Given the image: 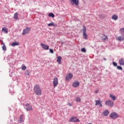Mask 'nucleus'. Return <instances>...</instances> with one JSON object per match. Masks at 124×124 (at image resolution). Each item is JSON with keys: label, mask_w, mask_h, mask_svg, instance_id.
<instances>
[{"label": "nucleus", "mask_w": 124, "mask_h": 124, "mask_svg": "<svg viewBox=\"0 0 124 124\" xmlns=\"http://www.w3.org/2000/svg\"><path fill=\"white\" fill-rule=\"evenodd\" d=\"M102 39L104 41L106 40L107 39V36L105 35V34L103 35L102 37Z\"/></svg>", "instance_id": "obj_26"}, {"label": "nucleus", "mask_w": 124, "mask_h": 124, "mask_svg": "<svg viewBox=\"0 0 124 124\" xmlns=\"http://www.w3.org/2000/svg\"><path fill=\"white\" fill-rule=\"evenodd\" d=\"M117 39L118 40V41H123L124 40V37L122 36L117 37Z\"/></svg>", "instance_id": "obj_19"}, {"label": "nucleus", "mask_w": 124, "mask_h": 124, "mask_svg": "<svg viewBox=\"0 0 124 124\" xmlns=\"http://www.w3.org/2000/svg\"><path fill=\"white\" fill-rule=\"evenodd\" d=\"M26 107L27 111H32V107L30 104H26Z\"/></svg>", "instance_id": "obj_8"}, {"label": "nucleus", "mask_w": 124, "mask_h": 124, "mask_svg": "<svg viewBox=\"0 0 124 124\" xmlns=\"http://www.w3.org/2000/svg\"><path fill=\"white\" fill-rule=\"evenodd\" d=\"M49 52L51 53V54H53L54 53V50L52 49H49Z\"/></svg>", "instance_id": "obj_34"}, {"label": "nucleus", "mask_w": 124, "mask_h": 124, "mask_svg": "<svg viewBox=\"0 0 124 124\" xmlns=\"http://www.w3.org/2000/svg\"><path fill=\"white\" fill-rule=\"evenodd\" d=\"M53 88H56L59 85V81L58 80V78L55 77L53 78Z\"/></svg>", "instance_id": "obj_3"}, {"label": "nucleus", "mask_w": 124, "mask_h": 124, "mask_svg": "<svg viewBox=\"0 0 124 124\" xmlns=\"http://www.w3.org/2000/svg\"><path fill=\"white\" fill-rule=\"evenodd\" d=\"M2 31H3V32H4V33H8V31L7 30V28L5 27L2 29Z\"/></svg>", "instance_id": "obj_18"}, {"label": "nucleus", "mask_w": 124, "mask_h": 124, "mask_svg": "<svg viewBox=\"0 0 124 124\" xmlns=\"http://www.w3.org/2000/svg\"><path fill=\"white\" fill-rule=\"evenodd\" d=\"M57 62H58L59 64H61L62 62V57L61 56L57 57Z\"/></svg>", "instance_id": "obj_15"}, {"label": "nucleus", "mask_w": 124, "mask_h": 124, "mask_svg": "<svg viewBox=\"0 0 124 124\" xmlns=\"http://www.w3.org/2000/svg\"><path fill=\"white\" fill-rule=\"evenodd\" d=\"M3 46H2V50L3 51H6V46L4 44H3Z\"/></svg>", "instance_id": "obj_30"}, {"label": "nucleus", "mask_w": 124, "mask_h": 124, "mask_svg": "<svg viewBox=\"0 0 124 124\" xmlns=\"http://www.w3.org/2000/svg\"><path fill=\"white\" fill-rule=\"evenodd\" d=\"M77 117H72L69 120V122L70 123H78V122H80V120L78 119H76Z\"/></svg>", "instance_id": "obj_5"}, {"label": "nucleus", "mask_w": 124, "mask_h": 124, "mask_svg": "<svg viewBox=\"0 0 124 124\" xmlns=\"http://www.w3.org/2000/svg\"><path fill=\"white\" fill-rule=\"evenodd\" d=\"M110 118H111V119H113L114 120H115V119L119 118V114H118L117 113L112 112L110 114Z\"/></svg>", "instance_id": "obj_4"}, {"label": "nucleus", "mask_w": 124, "mask_h": 124, "mask_svg": "<svg viewBox=\"0 0 124 124\" xmlns=\"http://www.w3.org/2000/svg\"><path fill=\"white\" fill-rule=\"evenodd\" d=\"M47 26H48V27H57V25L53 22L48 24Z\"/></svg>", "instance_id": "obj_20"}, {"label": "nucleus", "mask_w": 124, "mask_h": 124, "mask_svg": "<svg viewBox=\"0 0 124 124\" xmlns=\"http://www.w3.org/2000/svg\"><path fill=\"white\" fill-rule=\"evenodd\" d=\"M113 64L114 66H117L118 64H117V62H113Z\"/></svg>", "instance_id": "obj_35"}, {"label": "nucleus", "mask_w": 124, "mask_h": 124, "mask_svg": "<svg viewBox=\"0 0 124 124\" xmlns=\"http://www.w3.org/2000/svg\"><path fill=\"white\" fill-rule=\"evenodd\" d=\"M14 18L15 20H18V13H16L14 16Z\"/></svg>", "instance_id": "obj_22"}, {"label": "nucleus", "mask_w": 124, "mask_h": 124, "mask_svg": "<svg viewBox=\"0 0 124 124\" xmlns=\"http://www.w3.org/2000/svg\"><path fill=\"white\" fill-rule=\"evenodd\" d=\"M120 32L122 34L124 35V28H121L120 30Z\"/></svg>", "instance_id": "obj_28"}, {"label": "nucleus", "mask_w": 124, "mask_h": 124, "mask_svg": "<svg viewBox=\"0 0 124 124\" xmlns=\"http://www.w3.org/2000/svg\"><path fill=\"white\" fill-rule=\"evenodd\" d=\"M67 105H68L69 106H72V104H71V103H68L67 104Z\"/></svg>", "instance_id": "obj_37"}, {"label": "nucleus", "mask_w": 124, "mask_h": 124, "mask_svg": "<svg viewBox=\"0 0 124 124\" xmlns=\"http://www.w3.org/2000/svg\"><path fill=\"white\" fill-rule=\"evenodd\" d=\"M117 68L119 69V70H123V68L121 66H117Z\"/></svg>", "instance_id": "obj_31"}, {"label": "nucleus", "mask_w": 124, "mask_h": 124, "mask_svg": "<svg viewBox=\"0 0 124 124\" xmlns=\"http://www.w3.org/2000/svg\"><path fill=\"white\" fill-rule=\"evenodd\" d=\"M30 31H31V28H30L29 27H27L25 29H24L23 32L22 33V35H25V34H27V33L30 32Z\"/></svg>", "instance_id": "obj_6"}, {"label": "nucleus", "mask_w": 124, "mask_h": 124, "mask_svg": "<svg viewBox=\"0 0 124 124\" xmlns=\"http://www.w3.org/2000/svg\"><path fill=\"white\" fill-rule=\"evenodd\" d=\"M34 92L37 95H41V88L38 85H35L34 87Z\"/></svg>", "instance_id": "obj_1"}, {"label": "nucleus", "mask_w": 124, "mask_h": 124, "mask_svg": "<svg viewBox=\"0 0 124 124\" xmlns=\"http://www.w3.org/2000/svg\"><path fill=\"white\" fill-rule=\"evenodd\" d=\"M109 107H113L114 106V102L113 101H109Z\"/></svg>", "instance_id": "obj_21"}, {"label": "nucleus", "mask_w": 124, "mask_h": 124, "mask_svg": "<svg viewBox=\"0 0 124 124\" xmlns=\"http://www.w3.org/2000/svg\"><path fill=\"white\" fill-rule=\"evenodd\" d=\"M108 114H109V111L107 109H106L102 113V115L104 116H108Z\"/></svg>", "instance_id": "obj_13"}, {"label": "nucleus", "mask_w": 124, "mask_h": 124, "mask_svg": "<svg viewBox=\"0 0 124 124\" xmlns=\"http://www.w3.org/2000/svg\"><path fill=\"white\" fill-rule=\"evenodd\" d=\"M106 105H108L109 104V101H106L105 102Z\"/></svg>", "instance_id": "obj_36"}, {"label": "nucleus", "mask_w": 124, "mask_h": 124, "mask_svg": "<svg viewBox=\"0 0 124 124\" xmlns=\"http://www.w3.org/2000/svg\"><path fill=\"white\" fill-rule=\"evenodd\" d=\"M98 93V89H97L95 91V93Z\"/></svg>", "instance_id": "obj_38"}, {"label": "nucleus", "mask_w": 124, "mask_h": 124, "mask_svg": "<svg viewBox=\"0 0 124 124\" xmlns=\"http://www.w3.org/2000/svg\"><path fill=\"white\" fill-rule=\"evenodd\" d=\"M81 52H83V53H85L86 52V49L85 48H82L81 49Z\"/></svg>", "instance_id": "obj_33"}, {"label": "nucleus", "mask_w": 124, "mask_h": 124, "mask_svg": "<svg viewBox=\"0 0 124 124\" xmlns=\"http://www.w3.org/2000/svg\"><path fill=\"white\" fill-rule=\"evenodd\" d=\"M112 19H113V20H114L115 21H116V20H118V16L116 15H114L112 16Z\"/></svg>", "instance_id": "obj_24"}, {"label": "nucleus", "mask_w": 124, "mask_h": 124, "mask_svg": "<svg viewBox=\"0 0 124 124\" xmlns=\"http://www.w3.org/2000/svg\"><path fill=\"white\" fill-rule=\"evenodd\" d=\"M23 118H24V115L23 114L21 115L19 119V122H20V123H22V122H23L24 121V119H23Z\"/></svg>", "instance_id": "obj_25"}, {"label": "nucleus", "mask_w": 124, "mask_h": 124, "mask_svg": "<svg viewBox=\"0 0 124 124\" xmlns=\"http://www.w3.org/2000/svg\"><path fill=\"white\" fill-rule=\"evenodd\" d=\"M41 46L44 50H49V46L45 45L42 43H41Z\"/></svg>", "instance_id": "obj_7"}, {"label": "nucleus", "mask_w": 124, "mask_h": 124, "mask_svg": "<svg viewBox=\"0 0 124 124\" xmlns=\"http://www.w3.org/2000/svg\"><path fill=\"white\" fill-rule=\"evenodd\" d=\"M83 28L80 31L83 33V36L84 39H88V35H87V28L85 26H83Z\"/></svg>", "instance_id": "obj_2"}, {"label": "nucleus", "mask_w": 124, "mask_h": 124, "mask_svg": "<svg viewBox=\"0 0 124 124\" xmlns=\"http://www.w3.org/2000/svg\"><path fill=\"white\" fill-rule=\"evenodd\" d=\"M95 102H96L95 103V105H98L100 107H102V104L101 103H102V102H101V101H100V99H99L98 100H95Z\"/></svg>", "instance_id": "obj_10"}, {"label": "nucleus", "mask_w": 124, "mask_h": 124, "mask_svg": "<svg viewBox=\"0 0 124 124\" xmlns=\"http://www.w3.org/2000/svg\"><path fill=\"white\" fill-rule=\"evenodd\" d=\"M49 17H51L52 18H54L55 17V15L54 14L50 13L48 14Z\"/></svg>", "instance_id": "obj_27"}, {"label": "nucleus", "mask_w": 124, "mask_h": 124, "mask_svg": "<svg viewBox=\"0 0 124 124\" xmlns=\"http://www.w3.org/2000/svg\"><path fill=\"white\" fill-rule=\"evenodd\" d=\"M73 77V75L71 73H69L67 75V76L66 77V81H68L69 80H70L71 78Z\"/></svg>", "instance_id": "obj_11"}, {"label": "nucleus", "mask_w": 124, "mask_h": 124, "mask_svg": "<svg viewBox=\"0 0 124 124\" xmlns=\"http://www.w3.org/2000/svg\"><path fill=\"white\" fill-rule=\"evenodd\" d=\"M109 97H110V98L114 101V100H116V96L114 95L113 94H110L109 95Z\"/></svg>", "instance_id": "obj_17"}, {"label": "nucleus", "mask_w": 124, "mask_h": 124, "mask_svg": "<svg viewBox=\"0 0 124 124\" xmlns=\"http://www.w3.org/2000/svg\"><path fill=\"white\" fill-rule=\"evenodd\" d=\"M76 102H81V98L79 97H77L75 98Z\"/></svg>", "instance_id": "obj_23"}, {"label": "nucleus", "mask_w": 124, "mask_h": 124, "mask_svg": "<svg viewBox=\"0 0 124 124\" xmlns=\"http://www.w3.org/2000/svg\"><path fill=\"white\" fill-rule=\"evenodd\" d=\"M27 69V67L26 66H22V70H26Z\"/></svg>", "instance_id": "obj_32"}, {"label": "nucleus", "mask_w": 124, "mask_h": 124, "mask_svg": "<svg viewBox=\"0 0 124 124\" xmlns=\"http://www.w3.org/2000/svg\"><path fill=\"white\" fill-rule=\"evenodd\" d=\"M25 75H27L28 76H30L31 75V73L30 71L27 70L25 71Z\"/></svg>", "instance_id": "obj_29"}, {"label": "nucleus", "mask_w": 124, "mask_h": 124, "mask_svg": "<svg viewBox=\"0 0 124 124\" xmlns=\"http://www.w3.org/2000/svg\"><path fill=\"white\" fill-rule=\"evenodd\" d=\"M100 18H101V19H103V18H104V17L100 16Z\"/></svg>", "instance_id": "obj_39"}, {"label": "nucleus", "mask_w": 124, "mask_h": 124, "mask_svg": "<svg viewBox=\"0 0 124 124\" xmlns=\"http://www.w3.org/2000/svg\"><path fill=\"white\" fill-rule=\"evenodd\" d=\"M70 1L73 5L74 4L78 5V4H79V1L78 0H70Z\"/></svg>", "instance_id": "obj_9"}, {"label": "nucleus", "mask_w": 124, "mask_h": 124, "mask_svg": "<svg viewBox=\"0 0 124 124\" xmlns=\"http://www.w3.org/2000/svg\"><path fill=\"white\" fill-rule=\"evenodd\" d=\"M19 44H20L18 42H16L12 43L11 44V46H12V47H15V46H18Z\"/></svg>", "instance_id": "obj_14"}, {"label": "nucleus", "mask_w": 124, "mask_h": 124, "mask_svg": "<svg viewBox=\"0 0 124 124\" xmlns=\"http://www.w3.org/2000/svg\"><path fill=\"white\" fill-rule=\"evenodd\" d=\"M104 61H106V59L104 58Z\"/></svg>", "instance_id": "obj_40"}, {"label": "nucleus", "mask_w": 124, "mask_h": 124, "mask_svg": "<svg viewBox=\"0 0 124 124\" xmlns=\"http://www.w3.org/2000/svg\"><path fill=\"white\" fill-rule=\"evenodd\" d=\"M120 65H124V58L120 59L119 61Z\"/></svg>", "instance_id": "obj_16"}, {"label": "nucleus", "mask_w": 124, "mask_h": 124, "mask_svg": "<svg viewBox=\"0 0 124 124\" xmlns=\"http://www.w3.org/2000/svg\"><path fill=\"white\" fill-rule=\"evenodd\" d=\"M79 85H80V83H79V82L77 81L73 83L72 86L75 88H77V87H78Z\"/></svg>", "instance_id": "obj_12"}]
</instances>
